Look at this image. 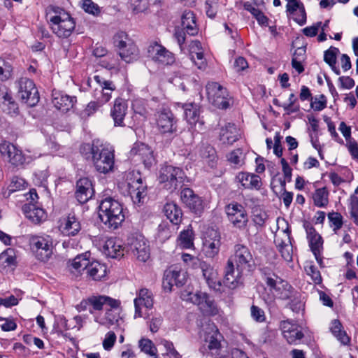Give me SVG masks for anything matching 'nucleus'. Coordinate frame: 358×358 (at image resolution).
Returning <instances> with one entry per match:
<instances>
[{"label": "nucleus", "instance_id": "1", "mask_svg": "<svg viewBox=\"0 0 358 358\" xmlns=\"http://www.w3.org/2000/svg\"><path fill=\"white\" fill-rule=\"evenodd\" d=\"M80 152L87 160L92 162L97 172L107 174L114 171L115 151L109 145L94 140L92 143L81 145Z\"/></svg>", "mask_w": 358, "mask_h": 358}, {"label": "nucleus", "instance_id": "2", "mask_svg": "<svg viewBox=\"0 0 358 358\" xmlns=\"http://www.w3.org/2000/svg\"><path fill=\"white\" fill-rule=\"evenodd\" d=\"M46 19L52 32L59 38H68L75 29L73 18L61 7L52 5L48 6Z\"/></svg>", "mask_w": 358, "mask_h": 358}, {"label": "nucleus", "instance_id": "3", "mask_svg": "<svg viewBox=\"0 0 358 358\" xmlns=\"http://www.w3.org/2000/svg\"><path fill=\"white\" fill-rule=\"evenodd\" d=\"M99 208L101 222L110 229H117L124 220L122 203L113 197L107 196L101 200Z\"/></svg>", "mask_w": 358, "mask_h": 358}, {"label": "nucleus", "instance_id": "4", "mask_svg": "<svg viewBox=\"0 0 358 358\" xmlns=\"http://www.w3.org/2000/svg\"><path fill=\"white\" fill-rule=\"evenodd\" d=\"M185 178V173L180 167L166 164L159 171V182L164 184V187L170 191H173L182 185Z\"/></svg>", "mask_w": 358, "mask_h": 358}, {"label": "nucleus", "instance_id": "5", "mask_svg": "<svg viewBox=\"0 0 358 358\" xmlns=\"http://www.w3.org/2000/svg\"><path fill=\"white\" fill-rule=\"evenodd\" d=\"M114 44L118 50L121 59L126 63H132L138 58L139 51L127 33L124 31L117 32L114 36Z\"/></svg>", "mask_w": 358, "mask_h": 358}, {"label": "nucleus", "instance_id": "6", "mask_svg": "<svg viewBox=\"0 0 358 358\" xmlns=\"http://www.w3.org/2000/svg\"><path fill=\"white\" fill-rule=\"evenodd\" d=\"M30 245L36 258L41 262L48 261L53 254L54 241L49 235L33 236Z\"/></svg>", "mask_w": 358, "mask_h": 358}, {"label": "nucleus", "instance_id": "7", "mask_svg": "<svg viewBox=\"0 0 358 358\" xmlns=\"http://www.w3.org/2000/svg\"><path fill=\"white\" fill-rule=\"evenodd\" d=\"M231 260L240 270L250 272L254 266V259L249 248L243 244H236L234 253L228 259Z\"/></svg>", "mask_w": 358, "mask_h": 358}, {"label": "nucleus", "instance_id": "8", "mask_svg": "<svg viewBox=\"0 0 358 358\" xmlns=\"http://www.w3.org/2000/svg\"><path fill=\"white\" fill-rule=\"evenodd\" d=\"M126 180L132 200L134 203H141L147 194V185L143 182L140 173L129 172Z\"/></svg>", "mask_w": 358, "mask_h": 358}, {"label": "nucleus", "instance_id": "9", "mask_svg": "<svg viewBox=\"0 0 358 358\" xmlns=\"http://www.w3.org/2000/svg\"><path fill=\"white\" fill-rule=\"evenodd\" d=\"M184 299L196 305L204 315H215L217 313L214 300L205 292L189 293Z\"/></svg>", "mask_w": 358, "mask_h": 358}, {"label": "nucleus", "instance_id": "10", "mask_svg": "<svg viewBox=\"0 0 358 358\" xmlns=\"http://www.w3.org/2000/svg\"><path fill=\"white\" fill-rule=\"evenodd\" d=\"M17 85L21 99L29 106H35L39 101V94L34 82L27 78H22Z\"/></svg>", "mask_w": 358, "mask_h": 358}, {"label": "nucleus", "instance_id": "11", "mask_svg": "<svg viewBox=\"0 0 358 358\" xmlns=\"http://www.w3.org/2000/svg\"><path fill=\"white\" fill-rule=\"evenodd\" d=\"M206 93L208 99L215 107L226 109L229 103L227 101V91L222 85L216 82H210L206 85Z\"/></svg>", "mask_w": 358, "mask_h": 358}, {"label": "nucleus", "instance_id": "12", "mask_svg": "<svg viewBox=\"0 0 358 358\" xmlns=\"http://www.w3.org/2000/svg\"><path fill=\"white\" fill-rule=\"evenodd\" d=\"M157 127L162 134H172L176 131V120L171 110L162 108L155 113Z\"/></svg>", "mask_w": 358, "mask_h": 358}, {"label": "nucleus", "instance_id": "13", "mask_svg": "<svg viewBox=\"0 0 358 358\" xmlns=\"http://www.w3.org/2000/svg\"><path fill=\"white\" fill-rule=\"evenodd\" d=\"M220 246V233L213 228L208 229L203 243V250L205 256L207 258H215L219 254Z\"/></svg>", "mask_w": 358, "mask_h": 358}, {"label": "nucleus", "instance_id": "14", "mask_svg": "<svg viewBox=\"0 0 358 358\" xmlns=\"http://www.w3.org/2000/svg\"><path fill=\"white\" fill-rule=\"evenodd\" d=\"M186 280L185 271L177 266H171L164 271L163 287L165 290L171 292L174 285L181 287L185 283Z\"/></svg>", "mask_w": 358, "mask_h": 358}, {"label": "nucleus", "instance_id": "15", "mask_svg": "<svg viewBox=\"0 0 358 358\" xmlns=\"http://www.w3.org/2000/svg\"><path fill=\"white\" fill-rule=\"evenodd\" d=\"M226 213L229 220L235 227L243 229L248 221L245 208L240 203H231L226 207Z\"/></svg>", "mask_w": 358, "mask_h": 358}, {"label": "nucleus", "instance_id": "16", "mask_svg": "<svg viewBox=\"0 0 358 358\" xmlns=\"http://www.w3.org/2000/svg\"><path fill=\"white\" fill-rule=\"evenodd\" d=\"M245 270H240L231 260H227L224 268V285L234 289L243 284V275Z\"/></svg>", "mask_w": 358, "mask_h": 358}, {"label": "nucleus", "instance_id": "17", "mask_svg": "<svg viewBox=\"0 0 358 358\" xmlns=\"http://www.w3.org/2000/svg\"><path fill=\"white\" fill-rule=\"evenodd\" d=\"M148 52V56L155 62L171 65L175 62L174 55L157 42L149 45Z\"/></svg>", "mask_w": 358, "mask_h": 358}, {"label": "nucleus", "instance_id": "18", "mask_svg": "<svg viewBox=\"0 0 358 358\" xmlns=\"http://www.w3.org/2000/svg\"><path fill=\"white\" fill-rule=\"evenodd\" d=\"M88 301L91 303V308H89V312L93 315L95 319V315H99V313L108 307H119L120 302L118 300L114 299L106 295H92L88 297Z\"/></svg>", "mask_w": 358, "mask_h": 358}, {"label": "nucleus", "instance_id": "19", "mask_svg": "<svg viewBox=\"0 0 358 358\" xmlns=\"http://www.w3.org/2000/svg\"><path fill=\"white\" fill-rule=\"evenodd\" d=\"M0 152L3 157H7L8 162L13 166H21L25 162V157L22 150L9 142L3 141L0 143Z\"/></svg>", "mask_w": 358, "mask_h": 358}, {"label": "nucleus", "instance_id": "20", "mask_svg": "<svg viewBox=\"0 0 358 358\" xmlns=\"http://www.w3.org/2000/svg\"><path fill=\"white\" fill-rule=\"evenodd\" d=\"M128 250L140 262H145L150 257L149 245L143 237L132 238Z\"/></svg>", "mask_w": 358, "mask_h": 358}, {"label": "nucleus", "instance_id": "21", "mask_svg": "<svg viewBox=\"0 0 358 358\" xmlns=\"http://www.w3.org/2000/svg\"><path fill=\"white\" fill-rule=\"evenodd\" d=\"M290 232L289 227H287L286 229L282 231L283 237L276 236L274 241L281 257L287 262L292 261L293 251Z\"/></svg>", "mask_w": 358, "mask_h": 358}, {"label": "nucleus", "instance_id": "22", "mask_svg": "<svg viewBox=\"0 0 358 358\" xmlns=\"http://www.w3.org/2000/svg\"><path fill=\"white\" fill-rule=\"evenodd\" d=\"M135 307L134 317H141L143 316L141 306L147 309H150L153 306L154 299L152 292L147 289L142 288L137 293V296L134 300Z\"/></svg>", "mask_w": 358, "mask_h": 358}, {"label": "nucleus", "instance_id": "23", "mask_svg": "<svg viewBox=\"0 0 358 358\" xmlns=\"http://www.w3.org/2000/svg\"><path fill=\"white\" fill-rule=\"evenodd\" d=\"M130 157L141 161L145 167L151 166L155 161L152 150L147 145L141 143L134 144L130 150Z\"/></svg>", "mask_w": 358, "mask_h": 358}, {"label": "nucleus", "instance_id": "24", "mask_svg": "<svg viewBox=\"0 0 358 358\" xmlns=\"http://www.w3.org/2000/svg\"><path fill=\"white\" fill-rule=\"evenodd\" d=\"M76 197L80 203L88 201L94 195L92 181L87 178H80L76 184Z\"/></svg>", "mask_w": 358, "mask_h": 358}, {"label": "nucleus", "instance_id": "25", "mask_svg": "<svg viewBox=\"0 0 358 358\" xmlns=\"http://www.w3.org/2000/svg\"><path fill=\"white\" fill-rule=\"evenodd\" d=\"M128 104L125 99L117 98L114 101L113 106L110 110V116L114 121L115 127L124 126V119L127 115Z\"/></svg>", "mask_w": 358, "mask_h": 358}, {"label": "nucleus", "instance_id": "26", "mask_svg": "<svg viewBox=\"0 0 358 358\" xmlns=\"http://www.w3.org/2000/svg\"><path fill=\"white\" fill-rule=\"evenodd\" d=\"M180 199L182 203L194 213L201 212L202 210V200L190 188H184L180 192Z\"/></svg>", "mask_w": 358, "mask_h": 358}, {"label": "nucleus", "instance_id": "27", "mask_svg": "<svg viewBox=\"0 0 358 358\" xmlns=\"http://www.w3.org/2000/svg\"><path fill=\"white\" fill-rule=\"evenodd\" d=\"M303 227L307 234V239L312 252L323 251V240L322 236L308 222H303Z\"/></svg>", "mask_w": 358, "mask_h": 358}, {"label": "nucleus", "instance_id": "28", "mask_svg": "<svg viewBox=\"0 0 358 358\" xmlns=\"http://www.w3.org/2000/svg\"><path fill=\"white\" fill-rule=\"evenodd\" d=\"M76 102V96H70L59 91L52 92V103L58 110L67 112Z\"/></svg>", "mask_w": 358, "mask_h": 358}, {"label": "nucleus", "instance_id": "29", "mask_svg": "<svg viewBox=\"0 0 358 358\" xmlns=\"http://www.w3.org/2000/svg\"><path fill=\"white\" fill-rule=\"evenodd\" d=\"M199 268H201L203 277L209 287L216 290L220 289L221 282L219 280L217 270L206 262H203Z\"/></svg>", "mask_w": 358, "mask_h": 358}, {"label": "nucleus", "instance_id": "30", "mask_svg": "<svg viewBox=\"0 0 358 358\" xmlns=\"http://www.w3.org/2000/svg\"><path fill=\"white\" fill-rule=\"evenodd\" d=\"M124 248L116 238H108L103 245V252L108 257L118 258L124 255Z\"/></svg>", "mask_w": 358, "mask_h": 358}, {"label": "nucleus", "instance_id": "31", "mask_svg": "<svg viewBox=\"0 0 358 358\" xmlns=\"http://www.w3.org/2000/svg\"><path fill=\"white\" fill-rule=\"evenodd\" d=\"M235 180L245 189H259L262 186L260 177L255 174L241 172L236 176Z\"/></svg>", "mask_w": 358, "mask_h": 358}, {"label": "nucleus", "instance_id": "32", "mask_svg": "<svg viewBox=\"0 0 358 358\" xmlns=\"http://www.w3.org/2000/svg\"><path fill=\"white\" fill-rule=\"evenodd\" d=\"M60 229L63 234L74 236L80 231L81 225L75 215L69 214L66 217L64 218L60 225Z\"/></svg>", "mask_w": 358, "mask_h": 358}, {"label": "nucleus", "instance_id": "33", "mask_svg": "<svg viewBox=\"0 0 358 358\" xmlns=\"http://www.w3.org/2000/svg\"><path fill=\"white\" fill-rule=\"evenodd\" d=\"M221 337L217 329H212L210 332L208 333L205 338V341L208 343V350L215 358H222Z\"/></svg>", "mask_w": 358, "mask_h": 358}, {"label": "nucleus", "instance_id": "34", "mask_svg": "<svg viewBox=\"0 0 358 358\" xmlns=\"http://www.w3.org/2000/svg\"><path fill=\"white\" fill-rule=\"evenodd\" d=\"M238 129L234 124L227 123L221 128L220 141L225 145H232L238 139Z\"/></svg>", "mask_w": 358, "mask_h": 358}, {"label": "nucleus", "instance_id": "35", "mask_svg": "<svg viewBox=\"0 0 358 358\" xmlns=\"http://www.w3.org/2000/svg\"><path fill=\"white\" fill-rule=\"evenodd\" d=\"M22 210L25 216L34 223H39L45 220L46 215L45 210L38 207L34 203L24 204L22 207Z\"/></svg>", "mask_w": 358, "mask_h": 358}, {"label": "nucleus", "instance_id": "36", "mask_svg": "<svg viewBox=\"0 0 358 358\" xmlns=\"http://www.w3.org/2000/svg\"><path fill=\"white\" fill-rule=\"evenodd\" d=\"M185 112V117L187 123L192 127L199 122L200 106L195 103H186L182 106Z\"/></svg>", "mask_w": 358, "mask_h": 358}, {"label": "nucleus", "instance_id": "37", "mask_svg": "<svg viewBox=\"0 0 358 358\" xmlns=\"http://www.w3.org/2000/svg\"><path fill=\"white\" fill-rule=\"evenodd\" d=\"M181 24L185 30L189 35L194 36L198 33L195 17L191 10H185L181 17Z\"/></svg>", "mask_w": 358, "mask_h": 358}, {"label": "nucleus", "instance_id": "38", "mask_svg": "<svg viewBox=\"0 0 358 358\" xmlns=\"http://www.w3.org/2000/svg\"><path fill=\"white\" fill-rule=\"evenodd\" d=\"M199 155L210 167L214 168L216 166L217 156L213 146L209 144L203 143L199 147Z\"/></svg>", "mask_w": 358, "mask_h": 358}, {"label": "nucleus", "instance_id": "39", "mask_svg": "<svg viewBox=\"0 0 358 358\" xmlns=\"http://www.w3.org/2000/svg\"><path fill=\"white\" fill-rule=\"evenodd\" d=\"M262 271L263 280L268 287L269 290L274 295L277 291H279L280 287V285H282L281 282H285L286 280H282L274 273L267 272L266 268L262 269Z\"/></svg>", "mask_w": 358, "mask_h": 358}, {"label": "nucleus", "instance_id": "40", "mask_svg": "<svg viewBox=\"0 0 358 358\" xmlns=\"http://www.w3.org/2000/svg\"><path fill=\"white\" fill-rule=\"evenodd\" d=\"M85 274L93 280H100L106 274V266L99 262H90Z\"/></svg>", "mask_w": 358, "mask_h": 358}, {"label": "nucleus", "instance_id": "41", "mask_svg": "<svg viewBox=\"0 0 358 358\" xmlns=\"http://www.w3.org/2000/svg\"><path fill=\"white\" fill-rule=\"evenodd\" d=\"M118 307H108L105 308V314L103 316L100 315H95L94 321L101 325L109 327L113 325L117 321V315L115 310Z\"/></svg>", "mask_w": 358, "mask_h": 358}, {"label": "nucleus", "instance_id": "42", "mask_svg": "<svg viewBox=\"0 0 358 358\" xmlns=\"http://www.w3.org/2000/svg\"><path fill=\"white\" fill-rule=\"evenodd\" d=\"M164 212L166 217L175 224L180 222L182 217V210L175 203H167L164 206Z\"/></svg>", "mask_w": 358, "mask_h": 358}, {"label": "nucleus", "instance_id": "43", "mask_svg": "<svg viewBox=\"0 0 358 358\" xmlns=\"http://www.w3.org/2000/svg\"><path fill=\"white\" fill-rule=\"evenodd\" d=\"M287 11L294 14L299 10L301 13V18H294V20L299 24L303 25L306 22V13L303 3L298 0H288L287 3Z\"/></svg>", "mask_w": 358, "mask_h": 358}, {"label": "nucleus", "instance_id": "44", "mask_svg": "<svg viewBox=\"0 0 358 358\" xmlns=\"http://www.w3.org/2000/svg\"><path fill=\"white\" fill-rule=\"evenodd\" d=\"M94 80L99 84L102 91V102H107L111 98V92L115 90V86L110 80H104L99 76H94Z\"/></svg>", "mask_w": 358, "mask_h": 358}, {"label": "nucleus", "instance_id": "45", "mask_svg": "<svg viewBox=\"0 0 358 358\" xmlns=\"http://www.w3.org/2000/svg\"><path fill=\"white\" fill-rule=\"evenodd\" d=\"M330 330L333 335L343 345H348L350 338L343 330V326L338 320H334L331 323Z\"/></svg>", "mask_w": 358, "mask_h": 358}, {"label": "nucleus", "instance_id": "46", "mask_svg": "<svg viewBox=\"0 0 358 358\" xmlns=\"http://www.w3.org/2000/svg\"><path fill=\"white\" fill-rule=\"evenodd\" d=\"M2 97L0 98L3 110L9 115H13L18 113L17 103L13 100L12 96L7 92L2 91Z\"/></svg>", "mask_w": 358, "mask_h": 358}, {"label": "nucleus", "instance_id": "47", "mask_svg": "<svg viewBox=\"0 0 358 358\" xmlns=\"http://www.w3.org/2000/svg\"><path fill=\"white\" fill-rule=\"evenodd\" d=\"M339 53V50L335 47H330L329 49L326 50L324 53V61L329 65L332 71L336 74L339 75L341 71L336 66V57Z\"/></svg>", "mask_w": 358, "mask_h": 358}, {"label": "nucleus", "instance_id": "48", "mask_svg": "<svg viewBox=\"0 0 358 358\" xmlns=\"http://www.w3.org/2000/svg\"><path fill=\"white\" fill-rule=\"evenodd\" d=\"M178 244L185 249L194 248V231L192 229L182 231L178 238Z\"/></svg>", "mask_w": 358, "mask_h": 358}, {"label": "nucleus", "instance_id": "49", "mask_svg": "<svg viewBox=\"0 0 358 358\" xmlns=\"http://www.w3.org/2000/svg\"><path fill=\"white\" fill-rule=\"evenodd\" d=\"M89 264L90 260L85 256L83 255H78L73 259L71 264V271L80 274L82 271L86 273Z\"/></svg>", "mask_w": 358, "mask_h": 358}, {"label": "nucleus", "instance_id": "50", "mask_svg": "<svg viewBox=\"0 0 358 358\" xmlns=\"http://www.w3.org/2000/svg\"><path fill=\"white\" fill-rule=\"evenodd\" d=\"M281 283L282 285H280L279 291H277L274 296L281 300L292 299L294 294H296L294 289L287 281Z\"/></svg>", "mask_w": 358, "mask_h": 358}, {"label": "nucleus", "instance_id": "51", "mask_svg": "<svg viewBox=\"0 0 358 358\" xmlns=\"http://www.w3.org/2000/svg\"><path fill=\"white\" fill-rule=\"evenodd\" d=\"M328 192L325 187L317 189L313 194L314 204L317 207H324L328 204Z\"/></svg>", "mask_w": 358, "mask_h": 358}, {"label": "nucleus", "instance_id": "52", "mask_svg": "<svg viewBox=\"0 0 358 358\" xmlns=\"http://www.w3.org/2000/svg\"><path fill=\"white\" fill-rule=\"evenodd\" d=\"M243 8L255 17L259 24L266 25L267 24V17L260 10L254 7L250 2H245Z\"/></svg>", "mask_w": 358, "mask_h": 358}, {"label": "nucleus", "instance_id": "53", "mask_svg": "<svg viewBox=\"0 0 358 358\" xmlns=\"http://www.w3.org/2000/svg\"><path fill=\"white\" fill-rule=\"evenodd\" d=\"M303 337L304 334L298 326L284 336L287 343L293 345L299 344Z\"/></svg>", "mask_w": 358, "mask_h": 358}, {"label": "nucleus", "instance_id": "54", "mask_svg": "<svg viewBox=\"0 0 358 358\" xmlns=\"http://www.w3.org/2000/svg\"><path fill=\"white\" fill-rule=\"evenodd\" d=\"M15 252L13 248H8L0 254V264L5 266H12L15 265Z\"/></svg>", "mask_w": 358, "mask_h": 358}, {"label": "nucleus", "instance_id": "55", "mask_svg": "<svg viewBox=\"0 0 358 358\" xmlns=\"http://www.w3.org/2000/svg\"><path fill=\"white\" fill-rule=\"evenodd\" d=\"M328 219L329 220L330 227L333 231L336 233L343 224V216L338 212H331L328 214Z\"/></svg>", "mask_w": 358, "mask_h": 358}, {"label": "nucleus", "instance_id": "56", "mask_svg": "<svg viewBox=\"0 0 358 358\" xmlns=\"http://www.w3.org/2000/svg\"><path fill=\"white\" fill-rule=\"evenodd\" d=\"M138 346L142 352L148 355H155V353H157V348L148 338H141L138 341Z\"/></svg>", "mask_w": 358, "mask_h": 358}, {"label": "nucleus", "instance_id": "57", "mask_svg": "<svg viewBox=\"0 0 358 358\" xmlns=\"http://www.w3.org/2000/svg\"><path fill=\"white\" fill-rule=\"evenodd\" d=\"M172 83L176 87H178L185 92L192 85V79L188 76H183L182 77L176 76L173 78Z\"/></svg>", "mask_w": 358, "mask_h": 358}, {"label": "nucleus", "instance_id": "58", "mask_svg": "<svg viewBox=\"0 0 358 358\" xmlns=\"http://www.w3.org/2000/svg\"><path fill=\"white\" fill-rule=\"evenodd\" d=\"M305 271L315 284H320L322 282V276L320 271L317 267L311 263L308 264L305 266Z\"/></svg>", "mask_w": 358, "mask_h": 358}, {"label": "nucleus", "instance_id": "59", "mask_svg": "<svg viewBox=\"0 0 358 358\" xmlns=\"http://www.w3.org/2000/svg\"><path fill=\"white\" fill-rule=\"evenodd\" d=\"M159 343L164 346L166 351V355L170 358H181V355L176 350L173 343L171 341L162 338L160 340Z\"/></svg>", "mask_w": 358, "mask_h": 358}, {"label": "nucleus", "instance_id": "60", "mask_svg": "<svg viewBox=\"0 0 358 358\" xmlns=\"http://www.w3.org/2000/svg\"><path fill=\"white\" fill-rule=\"evenodd\" d=\"M228 161L234 166H241L243 162V153L242 150L236 149L228 155Z\"/></svg>", "mask_w": 358, "mask_h": 358}, {"label": "nucleus", "instance_id": "61", "mask_svg": "<svg viewBox=\"0 0 358 358\" xmlns=\"http://www.w3.org/2000/svg\"><path fill=\"white\" fill-rule=\"evenodd\" d=\"M27 185V183L23 178L15 176L12 178L8 188L9 192H14L24 189Z\"/></svg>", "mask_w": 358, "mask_h": 358}, {"label": "nucleus", "instance_id": "62", "mask_svg": "<svg viewBox=\"0 0 358 358\" xmlns=\"http://www.w3.org/2000/svg\"><path fill=\"white\" fill-rule=\"evenodd\" d=\"M182 259L185 264H187L189 266H191L192 268H199L204 262L201 261L197 257L187 253H184L182 255Z\"/></svg>", "mask_w": 358, "mask_h": 358}, {"label": "nucleus", "instance_id": "63", "mask_svg": "<svg viewBox=\"0 0 358 358\" xmlns=\"http://www.w3.org/2000/svg\"><path fill=\"white\" fill-rule=\"evenodd\" d=\"M12 67L8 62L0 58V79L6 80L11 76Z\"/></svg>", "mask_w": 358, "mask_h": 358}, {"label": "nucleus", "instance_id": "64", "mask_svg": "<svg viewBox=\"0 0 358 358\" xmlns=\"http://www.w3.org/2000/svg\"><path fill=\"white\" fill-rule=\"evenodd\" d=\"M350 214L355 223L358 225V197L355 195L350 197Z\"/></svg>", "mask_w": 358, "mask_h": 358}]
</instances>
